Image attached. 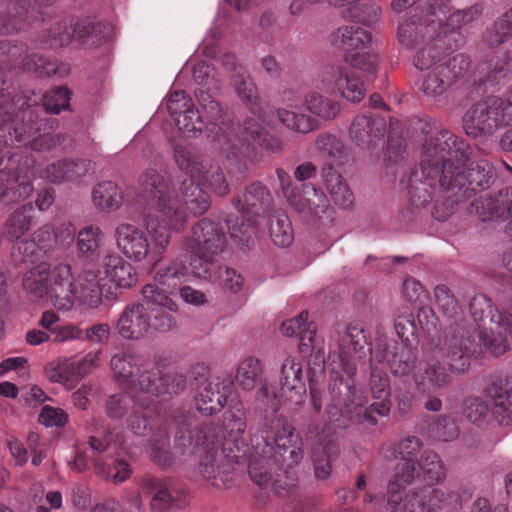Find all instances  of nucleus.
I'll list each match as a JSON object with an SVG mask.
<instances>
[{
    "mask_svg": "<svg viewBox=\"0 0 512 512\" xmlns=\"http://www.w3.org/2000/svg\"><path fill=\"white\" fill-rule=\"evenodd\" d=\"M494 169L485 159H477L474 148L451 131L428 138L422 144L420 165L401 183L415 208L428 205L437 189L453 191L463 198L488 189Z\"/></svg>",
    "mask_w": 512,
    "mask_h": 512,
    "instance_id": "1",
    "label": "nucleus"
},
{
    "mask_svg": "<svg viewBox=\"0 0 512 512\" xmlns=\"http://www.w3.org/2000/svg\"><path fill=\"white\" fill-rule=\"evenodd\" d=\"M369 345L368 333L360 322H351L343 331L336 330L331 338V353L335 357L329 392L330 403L327 413L330 421H338L347 416L357 423L378 424L377 416L387 417L391 409V389L388 375L378 368L371 359L370 392L378 400L365 406V398L358 393L354 376L357 372L356 358L366 355Z\"/></svg>",
    "mask_w": 512,
    "mask_h": 512,
    "instance_id": "2",
    "label": "nucleus"
},
{
    "mask_svg": "<svg viewBox=\"0 0 512 512\" xmlns=\"http://www.w3.org/2000/svg\"><path fill=\"white\" fill-rule=\"evenodd\" d=\"M174 420L178 424L176 448L183 455L199 456L197 472L205 484L219 490L231 488L235 482L233 463H241L249 452L242 404L225 413L223 426L212 420L202 422L197 436L185 426L191 425L187 415L177 412Z\"/></svg>",
    "mask_w": 512,
    "mask_h": 512,
    "instance_id": "3",
    "label": "nucleus"
},
{
    "mask_svg": "<svg viewBox=\"0 0 512 512\" xmlns=\"http://www.w3.org/2000/svg\"><path fill=\"white\" fill-rule=\"evenodd\" d=\"M248 461L251 480L260 487L273 486L293 492L297 476L294 466L303 459V440L294 426L282 415L265 418L251 433Z\"/></svg>",
    "mask_w": 512,
    "mask_h": 512,
    "instance_id": "4",
    "label": "nucleus"
},
{
    "mask_svg": "<svg viewBox=\"0 0 512 512\" xmlns=\"http://www.w3.org/2000/svg\"><path fill=\"white\" fill-rule=\"evenodd\" d=\"M449 0H428L425 15L398 28V40L407 48L422 46L413 57V65L419 71L434 68L465 44V36L458 30H448L443 20L449 10Z\"/></svg>",
    "mask_w": 512,
    "mask_h": 512,
    "instance_id": "5",
    "label": "nucleus"
},
{
    "mask_svg": "<svg viewBox=\"0 0 512 512\" xmlns=\"http://www.w3.org/2000/svg\"><path fill=\"white\" fill-rule=\"evenodd\" d=\"M473 342L464 326L451 325L445 337L431 338L422 348L419 369L413 380L420 391L447 389L453 383V373L463 374L470 368Z\"/></svg>",
    "mask_w": 512,
    "mask_h": 512,
    "instance_id": "6",
    "label": "nucleus"
},
{
    "mask_svg": "<svg viewBox=\"0 0 512 512\" xmlns=\"http://www.w3.org/2000/svg\"><path fill=\"white\" fill-rule=\"evenodd\" d=\"M102 270H85L78 277V285L69 264L60 263L52 272L43 263L30 272L24 281V290L33 298L49 297L57 310L69 311L78 299L90 306H97L101 302L105 280L101 276Z\"/></svg>",
    "mask_w": 512,
    "mask_h": 512,
    "instance_id": "7",
    "label": "nucleus"
},
{
    "mask_svg": "<svg viewBox=\"0 0 512 512\" xmlns=\"http://www.w3.org/2000/svg\"><path fill=\"white\" fill-rule=\"evenodd\" d=\"M203 106L210 117L205 129L213 149L224 155L231 166H235V171L232 167L230 168L231 174L239 173L244 176L248 169L247 155L241 151L236 142V127L229 115L215 100H210ZM175 123L179 130L189 137H197L204 130L203 119L196 108L177 117Z\"/></svg>",
    "mask_w": 512,
    "mask_h": 512,
    "instance_id": "8",
    "label": "nucleus"
},
{
    "mask_svg": "<svg viewBox=\"0 0 512 512\" xmlns=\"http://www.w3.org/2000/svg\"><path fill=\"white\" fill-rule=\"evenodd\" d=\"M115 377L133 392L151 395H173L186 387V378L177 372L163 373L149 357L133 351L115 354L110 361Z\"/></svg>",
    "mask_w": 512,
    "mask_h": 512,
    "instance_id": "9",
    "label": "nucleus"
},
{
    "mask_svg": "<svg viewBox=\"0 0 512 512\" xmlns=\"http://www.w3.org/2000/svg\"><path fill=\"white\" fill-rule=\"evenodd\" d=\"M143 223L146 231L129 223L118 225L115 229L116 244L129 260H147L156 267L170 244L173 229L155 213L146 214Z\"/></svg>",
    "mask_w": 512,
    "mask_h": 512,
    "instance_id": "10",
    "label": "nucleus"
},
{
    "mask_svg": "<svg viewBox=\"0 0 512 512\" xmlns=\"http://www.w3.org/2000/svg\"><path fill=\"white\" fill-rule=\"evenodd\" d=\"M124 448L123 434L108 430L103 436H91L88 447L77 448L72 468L83 471L93 462L95 473L102 478H111L115 484L130 478L129 464L114 455L116 449Z\"/></svg>",
    "mask_w": 512,
    "mask_h": 512,
    "instance_id": "11",
    "label": "nucleus"
},
{
    "mask_svg": "<svg viewBox=\"0 0 512 512\" xmlns=\"http://www.w3.org/2000/svg\"><path fill=\"white\" fill-rule=\"evenodd\" d=\"M33 113L30 105L23 109V104L20 105L18 112H14L13 101L0 99V165L8 154L3 148L29 146L34 151H47L58 143L56 138L47 133L35 137L34 135L41 130L40 126L35 129L30 126L27 131L26 117L31 120Z\"/></svg>",
    "mask_w": 512,
    "mask_h": 512,
    "instance_id": "12",
    "label": "nucleus"
},
{
    "mask_svg": "<svg viewBox=\"0 0 512 512\" xmlns=\"http://www.w3.org/2000/svg\"><path fill=\"white\" fill-rule=\"evenodd\" d=\"M226 244V233L220 222L207 217L199 220L192 227L191 235L182 241V248L191 255L192 273L198 278L212 279L215 258Z\"/></svg>",
    "mask_w": 512,
    "mask_h": 512,
    "instance_id": "13",
    "label": "nucleus"
},
{
    "mask_svg": "<svg viewBox=\"0 0 512 512\" xmlns=\"http://www.w3.org/2000/svg\"><path fill=\"white\" fill-rule=\"evenodd\" d=\"M236 92L253 117H246L241 137L236 135V142L247 155V163L254 153V146L267 151L278 152L283 148L282 141L268 133L264 126V112L260 103L257 87L250 76H241L236 82Z\"/></svg>",
    "mask_w": 512,
    "mask_h": 512,
    "instance_id": "14",
    "label": "nucleus"
},
{
    "mask_svg": "<svg viewBox=\"0 0 512 512\" xmlns=\"http://www.w3.org/2000/svg\"><path fill=\"white\" fill-rule=\"evenodd\" d=\"M399 489L396 482H389L387 505L390 512H457L462 505L459 491L450 486L413 488L404 497L398 495Z\"/></svg>",
    "mask_w": 512,
    "mask_h": 512,
    "instance_id": "15",
    "label": "nucleus"
},
{
    "mask_svg": "<svg viewBox=\"0 0 512 512\" xmlns=\"http://www.w3.org/2000/svg\"><path fill=\"white\" fill-rule=\"evenodd\" d=\"M491 400L492 408L478 396H469L463 401V416L471 423L482 425L491 415L501 425L512 424V380L507 377L493 379L484 390Z\"/></svg>",
    "mask_w": 512,
    "mask_h": 512,
    "instance_id": "16",
    "label": "nucleus"
},
{
    "mask_svg": "<svg viewBox=\"0 0 512 512\" xmlns=\"http://www.w3.org/2000/svg\"><path fill=\"white\" fill-rule=\"evenodd\" d=\"M233 206L241 214V222L232 223L226 219L231 238L240 242H248L256 232L257 218L265 216L271 209L273 198L270 190L261 182L255 181L247 185L242 194L232 199Z\"/></svg>",
    "mask_w": 512,
    "mask_h": 512,
    "instance_id": "17",
    "label": "nucleus"
},
{
    "mask_svg": "<svg viewBox=\"0 0 512 512\" xmlns=\"http://www.w3.org/2000/svg\"><path fill=\"white\" fill-rule=\"evenodd\" d=\"M174 158L181 171L188 178L181 182L180 194L175 195L173 204L185 211L186 216H201L211 206L209 194L196 181V175L200 176L199 158L189 146L176 145Z\"/></svg>",
    "mask_w": 512,
    "mask_h": 512,
    "instance_id": "18",
    "label": "nucleus"
},
{
    "mask_svg": "<svg viewBox=\"0 0 512 512\" xmlns=\"http://www.w3.org/2000/svg\"><path fill=\"white\" fill-rule=\"evenodd\" d=\"M139 183L143 197L155 208L160 220L167 223L173 231H182L187 224V216L184 210L172 203L175 195L171 181L157 170L147 169L140 176Z\"/></svg>",
    "mask_w": 512,
    "mask_h": 512,
    "instance_id": "19",
    "label": "nucleus"
},
{
    "mask_svg": "<svg viewBox=\"0 0 512 512\" xmlns=\"http://www.w3.org/2000/svg\"><path fill=\"white\" fill-rule=\"evenodd\" d=\"M471 60L465 53H457L432 69L421 71L418 90L432 101L443 99L469 72Z\"/></svg>",
    "mask_w": 512,
    "mask_h": 512,
    "instance_id": "20",
    "label": "nucleus"
},
{
    "mask_svg": "<svg viewBox=\"0 0 512 512\" xmlns=\"http://www.w3.org/2000/svg\"><path fill=\"white\" fill-rule=\"evenodd\" d=\"M113 32L114 28L110 23L65 19L52 25L41 36L40 41L52 48L65 46L73 39L80 40L83 45L97 46L109 41Z\"/></svg>",
    "mask_w": 512,
    "mask_h": 512,
    "instance_id": "21",
    "label": "nucleus"
},
{
    "mask_svg": "<svg viewBox=\"0 0 512 512\" xmlns=\"http://www.w3.org/2000/svg\"><path fill=\"white\" fill-rule=\"evenodd\" d=\"M505 100L490 96L473 104L463 117V128L468 136H490L511 121Z\"/></svg>",
    "mask_w": 512,
    "mask_h": 512,
    "instance_id": "22",
    "label": "nucleus"
},
{
    "mask_svg": "<svg viewBox=\"0 0 512 512\" xmlns=\"http://www.w3.org/2000/svg\"><path fill=\"white\" fill-rule=\"evenodd\" d=\"M16 154L9 158V167L0 169V202L4 204L18 203L28 198L34 191L32 170L35 159L25 155L16 160Z\"/></svg>",
    "mask_w": 512,
    "mask_h": 512,
    "instance_id": "23",
    "label": "nucleus"
},
{
    "mask_svg": "<svg viewBox=\"0 0 512 512\" xmlns=\"http://www.w3.org/2000/svg\"><path fill=\"white\" fill-rule=\"evenodd\" d=\"M365 348L370 352L373 362L385 363L394 376H409L417 372V350L411 344H399L385 335L378 334L374 347L371 348L369 342Z\"/></svg>",
    "mask_w": 512,
    "mask_h": 512,
    "instance_id": "24",
    "label": "nucleus"
},
{
    "mask_svg": "<svg viewBox=\"0 0 512 512\" xmlns=\"http://www.w3.org/2000/svg\"><path fill=\"white\" fill-rule=\"evenodd\" d=\"M177 412H181L189 417L191 425L186 424L185 426L192 432L193 436H197L199 433L201 423H197L190 412L183 408L171 411L165 419L159 413H156L159 426L149 440L148 452L151 461L161 469H168L176 463V457L171 450L169 429L174 426L176 431L178 430L177 421L174 420V415Z\"/></svg>",
    "mask_w": 512,
    "mask_h": 512,
    "instance_id": "25",
    "label": "nucleus"
},
{
    "mask_svg": "<svg viewBox=\"0 0 512 512\" xmlns=\"http://www.w3.org/2000/svg\"><path fill=\"white\" fill-rule=\"evenodd\" d=\"M207 368L196 366L192 375L197 382L196 406L203 415H212L219 412L226 404L231 390V380L221 375H209Z\"/></svg>",
    "mask_w": 512,
    "mask_h": 512,
    "instance_id": "26",
    "label": "nucleus"
},
{
    "mask_svg": "<svg viewBox=\"0 0 512 512\" xmlns=\"http://www.w3.org/2000/svg\"><path fill=\"white\" fill-rule=\"evenodd\" d=\"M276 174L284 196L296 211L319 219L324 214L330 216L329 202L321 189L312 184H304L302 194L284 169L278 168Z\"/></svg>",
    "mask_w": 512,
    "mask_h": 512,
    "instance_id": "27",
    "label": "nucleus"
},
{
    "mask_svg": "<svg viewBox=\"0 0 512 512\" xmlns=\"http://www.w3.org/2000/svg\"><path fill=\"white\" fill-rule=\"evenodd\" d=\"M316 87L321 90L335 89L341 97L352 103H359L366 94L362 79L342 64L323 67L317 74Z\"/></svg>",
    "mask_w": 512,
    "mask_h": 512,
    "instance_id": "28",
    "label": "nucleus"
},
{
    "mask_svg": "<svg viewBox=\"0 0 512 512\" xmlns=\"http://www.w3.org/2000/svg\"><path fill=\"white\" fill-rule=\"evenodd\" d=\"M72 92L65 86L54 87L51 90L47 91L42 97V107H40L37 103L35 105L29 102H22L23 109H27L28 105L31 106V110L34 111L32 115V119L26 117L27 131L29 127L32 126L33 129L37 128V126L41 127V130L37 132L34 136L39 137V134L47 133L49 136L54 137L58 140V143L54 146L60 144V136L52 135L50 132L55 128L56 120L50 119L47 117L40 118L38 112L44 108L45 114H59L63 110H68L70 107Z\"/></svg>",
    "mask_w": 512,
    "mask_h": 512,
    "instance_id": "29",
    "label": "nucleus"
},
{
    "mask_svg": "<svg viewBox=\"0 0 512 512\" xmlns=\"http://www.w3.org/2000/svg\"><path fill=\"white\" fill-rule=\"evenodd\" d=\"M423 446L422 441L416 436H407L398 442H384L380 447V454L386 460L401 458L403 464L398 467L395 480L405 485H410L415 480L417 454Z\"/></svg>",
    "mask_w": 512,
    "mask_h": 512,
    "instance_id": "30",
    "label": "nucleus"
},
{
    "mask_svg": "<svg viewBox=\"0 0 512 512\" xmlns=\"http://www.w3.org/2000/svg\"><path fill=\"white\" fill-rule=\"evenodd\" d=\"M387 132V121L378 113L366 111L353 117L348 129L351 142L362 150H374Z\"/></svg>",
    "mask_w": 512,
    "mask_h": 512,
    "instance_id": "31",
    "label": "nucleus"
},
{
    "mask_svg": "<svg viewBox=\"0 0 512 512\" xmlns=\"http://www.w3.org/2000/svg\"><path fill=\"white\" fill-rule=\"evenodd\" d=\"M51 0H12L7 4V12L0 13V31L13 34L25 31L42 18V8Z\"/></svg>",
    "mask_w": 512,
    "mask_h": 512,
    "instance_id": "32",
    "label": "nucleus"
},
{
    "mask_svg": "<svg viewBox=\"0 0 512 512\" xmlns=\"http://www.w3.org/2000/svg\"><path fill=\"white\" fill-rule=\"evenodd\" d=\"M144 488L153 493L149 504L153 512H178L189 504L190 497L185 488L167 485L155 478H146Z\"/></svg>",
    "mask_w": 512,
    "mask_h": 512,
    "instance_id": "33",
    "label": "nucleus"
},
{
    "mask_svg": "<svg viewBox=\"0 0 512 512\" xmlns=\"http://www.w3.org/2000/svg\"><path fill=\"white\" fill-rule=\"evenodd\" d=\"M150 328L151 316L145 305L138 302L126 305L116 322V330L125 340H140Z\"/></svg>",
    "mask_w": 512,
    "mask_h": 512,
    "instance_id": "34",
    "label": "nucleus"
},
{
    "mask_svg": "<svg viewBox=\"0 0 512 512\" xmlns=\"http://www.w3.org/2000/svg\"><path fill=\"white\" fill-rule=\"evenodd\" d=\"M279 380L282 395L285 396L287 402L299 405L304 401L306 389L303 382V367L300 362L295 358L287 357L281 365Z\"/></svg>",
    "mask_w": 512,
    "mask_h": 512,
    "instance_id": "35",
    "label": "nucleus"
},
{
    "mask_svg": "<svg viewBox=\"0 0 512 512\" xmlns=\"http://www.w3.org/2000/svg\"><path fill=\"white\" fill-rule=\"evenodd\" d=\"M91 162L84 159H62L47 165L40 177L54 184L65 182H79L90 171Z\"/></svg>",
    "mask_w": 512,
    "mask_h": 512,
    "instance_id": "36",
    "label": "nucleus"
},
{
    "mask_svg": "<svg viewBox=\"0 0 512 512\" xmlns=\"http://www.w3.org/2000/svg\"><path fill=\"white\" fill-rule=\"evenodd\" d=\"M371 41V33L357 25L340 26L330 35L331 44L342 50L344 56L366 49Z\"/></svg>",
    "mask_w": 512,
    "mask_h": 512,
    "instance_id": "37",
    "label": "nucleus"
},
{
    "mask_svg": "<svg viewBox=\"0 0 512 512\" xmlns=\"http://www.w3.org/2000/svg\"><path fill=\"white\" fill-rule=\"evenodd\" d=\"M101 268L104 278L119 288H130L137 282L135 268L115 252L103 257Z\"/></svg>",
    "mask_w": 512,
    "mask_h": 512,
    "instance_id": "38",
    "label": "nucleus"
},
{
    "mask_svg": "<svg viewBox=\"0 0 512 512\" xmlns=\"http://www.w3.org/2000/svg\"><path fill=\"white\" fill-rule=\"evenodd\" d=\"M11 256L15 265L32 266V268L29 271H27L23 277V287L27 275L36 268H38V266L42 265L43 263L48 268V273L50 274L52 272V270L50 269V265L46 261L47 245L37 244L35 242V239L18 241L12 249Z\"/></svg>",
    "mask_w": 512,
    "mask_h": 512,
    "instance_id": "39",
    "label": "nucleus"
},
{
    "mask_svg": "<svg viewBox=\"0 0 512 512\" xmlns=\"http://www.w3.org/2000/svg\"><path fill=\"white\" fill-rule=\"evenodd\" d=\"M415 479L419 478L425 486H434L443 482L447 476V468L442 458L433 450H424L416 462Z\"/></svg>",
    "mask_w": 512,
    "mask_h": 512,
    "instance_id": "40",
    "label": "nucleus"
},
{
    "mask_svg": "<svg viewBox=\"0 0 512 512\" xmlns=\"http://www.w3.org/2000/svg\"><path fill=\"white\" fill-rule=\"evenodd\" d=\"M364 0H328L330 5L342 8V17L366 26H372L378 19L379 8Z\"/></svg>",
    "mask_w": 512,
    "mask_h": 512,
    "instance_id": "41",
    "label": "nucleus"
},
{
    "mask_svg": "<svg viewBox=\"0 0 512 512\" xmlns=\"http://www.w3.org/2000/svg\"><path fill=\"white\" fill-rule=\"evenodd\" d=\"M35 224L34 207L26 203L14 210L4 223V234L7 239L18 241Z\"/></svg>",
    "mask_w": 512,
    "mask_h": 512,
    "instance_id": "42",
    "label": "nucleus"
},
{
    "mask_svg": "<svg viewBox=\"0 0 512 512\" xmlns=\"http://www.w3.org/2000/svg\"><path fill=\"white\" fill-rule=\"evenodd\" d=\"M315 147L318 156L324 161V167L342 164L347 156L342 140L328 132L321 133L316 137Z\"/></svg>",
    "mask_w": 512,
    "mask_h": 512,
    "instance_id": "43",
    "label": "nucleus"
},
{
    "mask_svg": "<svg viewBox=\"0 0 512 512\" xmlns=\"http://www.w3.org/2000/svg\"><path fill=\"white\" fill-rule=\"evenodd\" d=\"M322 176L325 186L334 203L344 209L352 207L354 195L343 176L333 167H323Z\"/></svg>",
    "mask_w": 512,
    "mask_h": 512,
    "instance_id": "44",
    "label": "nucleus"
},
{
    "mask_svg": "<svg viewBox=\"0 0 512 512\" xmlns=\"http://www.w3.org/2000/svg\"><path fill=\"white\" fill-rule=\"evenodd\" d=\"M308 312L302 311L297 317L284 321L281 325V331L288 337H299L300 352H305L314 342L316 336V326L313 323H307Z\"/></svg>",
    "mask_w": 512,
    "mask_h": 512,
    "instance_id": "45",
    "label": "nucleus"
},
{
    "mask_svg": "<svg viewBox=\"0 0 512 512\" xmlns=\"http://www.w3.org/2000/svg\"><path fill=\"white\" fill-rule=\"evenodd\" d=\"M155 412L156 407L153 405L152 400L148 396L141 398L137 406H133V412L127 420L128 428L134 435H146L156 425L155 419H152Z\"/></svg>",
    "mask_w": 512,
    "mask_h": 512,
    "instance_id": "46",
    "label": "nucleus"
},
{
    "mask_svg": "<svg viewBox=\"0 0 512 512\" xmlns=\"http://www.w3.org/2000/svg\"><path fill=\"white\" fill-rule=\"evenodd\" d=\"M263 367L256 357H247L238 365L234 382L237 387L251 391L257 384L262 383Z\"/></svg>",
    "mask_w": 512,
    "mask_h": 512,
    "instance_id": "47",
    "label": "nucleus"
},
{
    "mask_svg": "<svg viewBox=\"0 0 512 512\" xmlns=\"http://www.w3.org/2000/svg\"><path fill=\"white\" fill-rule=\"evenodd\" d=\"M305 105L311 114L325 121L335 119L341 111V104L337 100L316 91L306 94Z\"/></svg>",
    "mask_w": 512,
    "mask_h": 512,
    "instance_id": "48",
    "label": "nucleus"
},
{
    "mask_svg": "<svg viewBox=\"0 0 512 512\" xmlns=\"http://www.w3.org/2000/svg\"><path fill=\"white\" fill-rule=\"evenodd\" d=\"M92 200L99 209L117 210L123 202V196L116 183L102 181L93 188Z\"/></svg>",
    "mask_w": 512,
    "mask_h": 512,
    "instance_id": "49",
    "label": "nucleus"
},
{
    "mask_svg": "<svg viewBox=\"0 0 512 512\" xmlns=\"http://www.w3.org/2000/svg\"><path fill=\"white\" fill-rule=\"evenodd\" d=\"M143 507L139 491L129 490L121 500L110 498L92 507L90 512H141Z\"/></svg>",
    "mask_w": 512,
    "mask_h": 512,
    "instance_id": "50",
    "label": "nucleus"
},
{
    "mask_svg": "<svg viewBox=\"0 0 512 512\" xmlns=\"http://www.w3.org/2000/svg\"><path fill=\"white\" fill-rule=\"evenodd\" d=\"M186 278V267L177 260L156 268L154 282L174 294Z\"/></svg>",
    "mask_w": 512,
    "mask_h": 512,
    "instance_id": "51",
    "label": "nucleus"
},
{
    "mask_svg": "<svg viewBox=\"0 0 512 512\" xmlns=\"http://www.w3.org/2000/svg\"><path fill=\"white\" fill-rule=\"evenodd\" d=\"M102 235V230L98 226L87 225L80 229L76 238L79 256L86 260L97 257Z\"/></svg>",
    "mask_w": 512,
    "mask_h": 512,
    "instance_id": "52",
    "label": "nucleus"
},
{
    "mask_svg": "<svg viewBox=\"0 0 512 512\" xmlns=\"http://www.w3.org/2000/svg\"><path fill=\"white\" fill-rule=\"evenodd\" d=\"M144 301L151 310L154 309H168L170 311H178V305L172 298L166 287L160 286L157 283L146 284L141 290Z\"/></svg>",
    "mask_w": 512,
    "mask_h": 512,
    "instance_id": "53",
    "label": "nucleus"
},
{
    "mask_svg": "<svg viewBox=\"0 0 512 512\" xmlns=\"http://www.w3.org/2000/svg\"><path fill=\"white\" fill-rule=\"evenodd\" d=\"M47 376L50 381L61 383L66 388L72 389L81 378L79 367L74 362L59 361L52 363L47 369Z\"/></svg>",
    "mask_w": 512,
    "mask_h": 512,
    "instance_id": "54",
    "label": "nucleus"
},
{
    "mask_svg": "<svg viewBox=\"0 0 512 512\" xmlns=\"http://www.w3.org/2000/svg\"><path fill=\"white\" fill-rule=\"evenodd\" d=\"M403 124L396 118L389 117L388 143L385 152L386 159L393 164L403 158L405 141L401 135Z\"/></svg>",
    "mask_w": 512,
    "mask_h": 512,
    "instance_id": "55",
    "label": "nucleus"
},
{
    "mask_svg": "<svg viewBox=\"0 0 512 512\" xmlns=\"http://www.w3.org/2000/svg\"><path fill=\"white\" fill-rule=\"evenodd\" d=\"M459 433V428L454 419L445 415L436 417L427 426L428 436L436 441H453L459 436Z\"/></svg>",
    "mask_w": 512,
    "mask_h": 512,
    "instance_id": "56",
    "label": "nucleus"
},
{
    "mask_svg": "<svg viewBox=\"0 0 512 512\" xmlns=\"http://www.w3.org/2000/svg\"><path fill=\"white\" fill-rule=\"evenodd\" d=\"M337 444H328L324 448L313 447L312 458L314 463L315 476L318 479H327L332 470L333 458L338 456Z\"/></svg>",
    "mask_w": 512,
    "mask_h": 512,
    "instance_id": "57",
    "label": "nucleus"
},
{
    "mask_svg": "<svg viewBox=\"0 0 512 512\" xmlns=\"http://www.w3.org/2000/svg\"><path fill=\"white\" fill-rule=\"evenodd\" d=\"M449 9L450 0L448 1ZM450 10L445 15V20H443V26L448 30H458L461 32V28L475 19H477L483 12V6L480 3H476L468 8L455 10L453 13H450Z\"/></svg>",
    "mask_w": 512,
    "mask_h": 512,
    "instance_id": "58",
    "label": "nucleus"
},
{
    "mask_svg": "<svg viewBox=\"0 0 512 512\" xmlns=\"http://www.w3.org/2000/svg\"><path fill=\"white\" fill-rule=\"evenodd\" d=\"M270 237L279 247H288L294 239L291 222L286 214L279 213L270 219Z\"/></svg>",
    "mask_w": 512,
    "mask_h": 512,
    "instance_id": "59",
    "label": "nucleus"
},
{
    "mask_svg": "<svg viewBox=\"0 0 512 512\" xmlns=\"http://www.w3.org/2000/svg\"><path fill=\"white\" fill-rule=\"evenodd\" d=\"M277 117L287 128L299 133H308L318 128V121L306 114L278 109Z\"/></svg>",
    "mask_w": 512,
    "mask_h": 512,
    "instance_id": "60",
    "label": "nucleus"
},
{
    "mask_svg": "<svg viewBox=\"0 0 512 512\" xmlns=\"http://www.w3.org/2000/svg\"><path fill=\"white\" fill-rule=\"evenodd\" d=\"M435 304L443 317L451 320L460 319L462 310L455 297L445 285H438L434 289Z\"/></svg>",
    "mask_w": 512,
    "mask_h": 512,
    "instance_id": "61",
    "label": "nucleus"
},
{
    "mask_svg": "<svg viewBox=\"0 0 512 512\" xmlns=\"http://www.w3.org/2000/svg\"><path fill=\"white\" fill-rule=\"evenodd\" d=\"M141 398L128 393L111 395L106 402V414L111 419H121L133 406L136 407Z\"/></svg>",
    "mask_w": 512,
    "mask_h": 512,
    "instance_id": "62",
    "label": "nucleus"
},
{
    "mask_svg": "<svg viewBox=\"0 0 512 512\" xmlns=\"http://www.w3.org/2000/svg\"><path fill=\"white\" fill-rule=\"evenodd\" d=\"M394 327L397 336L402 340L400 344H411L412 341L417 339V324L413 313L408 307H404L399 311L395 318Z\"/></svg>",
    "mask_w": 512,
    "mask_h": 512,
    "instance_id": "63",
    "label": "nucleus"
},
{
    "mask_svg": "<svg viewBox=\"0 0 512 512\" xmlns=\"http://www.w3.org/2000/svg\"><path fill=\"white\" fill-rule=\"evenodd\" d=\"M22 69L38 77H49L56 74L58 67L55 61L41 54L31 53L22 60Z\"/></svg>",
    "mask_w": 512,
    "mask_h": 512,
    "instance_id": "64",
    "label": "nucleus"
}]
</instances>
